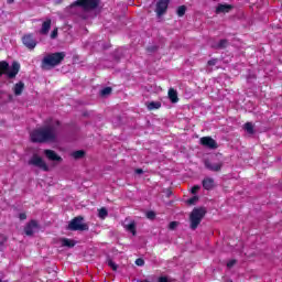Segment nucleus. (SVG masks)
<instances>
[{
    "instance_id": "f8f14e48",
    "label": "nucleus",
    "mask_w": 282,
    "mask_h": 282,
    "mask_svg": "<svg viewBox=\"0 0 282 282\" xmlns=\"http://www.w3.org/2000/svg\"><path fill=\"white\" fill-rule=\"evenodd\" d=\"M169 3H171V1L169 0H159L156 3V15L158 17H164V14H166V10H169Z\"/></svg>"
},
{
    "instance_id": "412c9836",
    "label": "nucleus",
    "mask_w": 282,
    "mask_h": 282,
    "mask_svg": "<svg viewBox=\"0 0 282 282\" xmlns=\"http://www.w3.org/2000/svg\"><path fill=\"white\" fill-rule=\"evenodd\" d=\"M167 96L171 102H180V97H177V90H175L174 88L169 89Z\"/></svg>"
},
{
    "instance_id": "5701e85b",
    "label": "nucleus",
    "mask_w": 282,
    "mask_h": 282,
    "mask_svg": "<svg viewBox=\"0 0 282 282\" xmlns=\"http://www.w3.org/2000/svg\"><path fill=\"white\" fill-rule=\"evenodd\" d=\"M243 129L247 131V133H249V135H254V126L252 122H246Z\"/></svg>"
},
{
    "instance_id": "393cba45",
    "label": "nucleus",
    "mask_w": 282,
    "mask_h": 282,
    "mask_svg": "<svg viewBox=\"0 0 282 282\" xmlns=\"http://www.w3.org/2000/svg\"><path fill=\"white\" fill-rule=\"evenodd\" d=\"M161 107H162V102H160V101H151L148 105L149 111H153L154 109H160Z\"/></svg>"
},
{
    "instance_id": "2f4dec72",
    "label": "nucleus",
    "mask_w": 282,
    "mask_h": 282,
    "mask_svg": "<svg viewBox=\"0 0 282 282\" xmlns=\"http://www.w3.org/2000/svg\"><path fill=\"white\" fill-rule=\"evenodd\" d=\"M218 62H219L218 58H212V59H209V61L207 62V65H208L209 67H215V65H217Z\"/></svg>"
},
{
    "instance_id": "4be33fe9",
    "label": "nucleus",
    "mask_w": 282,
    "mask_h": 282,
    "mask_svg": "<svg viewBox=\"0 0 282 282\" xmlns=\"http://www.w3.org/2000/svg\"><path fill=\"white\" fill-rule=\"evenodd\" d=\"M62 246H64L65 248H74V246H76V241H74L69 238H63Z\"/></svg>"
},
{
    "instance_id": "4468645a",
    "label": "nucleus",
    "mask_w": 282,
    "mask_h": 282,
    "mask_svg": "<svg viewBox=\"0 0 282 282\" xmlns=\"http://www.w3.org/2000/svg\"><path fill=\"white\" fill-rule=\"evenodd\" d=\"M22 43L28 47V50H34V47H36V40H34V35L32 33L23 35Z\"/></svg>"
},
{
    "instance_id": "423d86ee",
    "label": "nucleus",
    "mask_w": 282,
    "mask_h": 282,
    "mask_svg": "<svg viewBox=\"0 0 282 282\" xmlns=\"http://www.w3.org/2000/svg\"><path fill=\"white\" fill-rule=\"evenodd\" d=\"M206 217V208L205 207H195L189 214V228L191 230H197L199 228V224H202V219Z\"/></svg>"
},
{
    "instance_id": "4c0bfd02",
    "label": "nucleus",
    "mask_w": 282,
    "mask_h": 282,
    "mask_svg": "<svg viewBox=\"0 0 282 282\" xmlns=\"http://www.w3.org/2000/svg\"><path fill=\"white\" fill-rule=\"evenodd\" d=\"M19 219H20V221H25V219H28V214H25V213L19 214Z\"/></svg>"
},
{
    "instance_id": "f3484780",
    "label": "nucleus",
    "mask_w": 282,
    "mask_h": 282,
    "mask_svg": "<svg viewBox=\"0 0 282 282\" xmlns=\"http://www.w3.org/2000/svg\"><path fill=\"white\" fill-rule=\"evenodd\" d=\"M202 184H203V188L205 191H213V188H215V178H213V177H205L202 181Z\"/></svg>"
},
{
    "instance_id": "6ab92c4d",
    "label": "nucleus",
    "mask_w": 282,
    "mask_h": 282,
    "mask_svg": "<svg viewBox=\"0 0 282 282\" xmlns=\"http://www.w3.org/2000/svg\"><path fill=\"white\" fill-rule=\"evenodd\" d=\"M50 30H52V20L47 19L42 23V29L40 30V34H43V35L50 34Z\"/></svg>"
},
{
    "instance_id": "cd10ccee",
    "label": "nucleus",
    "mask_w": 282,
    "mask_h": 282,
    "mask_svg": "<svg viewBox=\"0 0 282 282\" xmlns=\"http://www.w3.org/2000/svg\"><path fill=\"white\" fill-rule=\"evenodd\" d=\"M176 14H177V17H180V18L184 17V14H186V6H180V7L176 9Z\"/></svg>"
},
{
    "instance_id": "e433bc0d",
    "label": "nucleus",
    "mask_w": 282,
    "mask_h": 282,
    "mask_svg": "<svg viewBox=\"0 0 282 282\" xmlns=\"http://www.w3.org/2000/svg\"><path fill=\"white\" fill-rule=\"evenodd\" d=\"M58 37V29H54L51 33V39H57Z\"/></svg>"
},
{
    "instance_id": "aec40b11",
    "label": "nucleus",
    "mask_w": 282,
    "mask_h": 282,
    "mask_svg": "<svg viewBox=\"0 0 282 282\" xmlns=\"http://www.w3.org/2000/svg\"><path fill=\"white\" fill-rule=\"evenodd\" d=\"M25 89V84L23 82H19L13 86V94L14 96H21L23 90Z\"/></svg>"
},
{
    "instance_id": "2eb2a0df",
    "label": "nucleus",
    "mask_w": 282,
    "mask_h": 282,
    "mask_svg": "<svg viewBox=\"0 0 282 282\" xmlns=\"http://www.w3.org/2000/svg\"><path fill=\"white\" fill-rule=\"evenodd\" d=\"M44 155H46L47 160L51 162H63V158L57 155L54 150H44Z\"/></svg>"
},
{
    "instance_id": "72a5a7b5",
    "label": "nucleus",
    "mask_w": 282,
    "mask_h": 282,
    "mask_svg": "<svg viewBox=\"0 0 282 282\" xmlns=\"http://www.w3.org/2000/svg\"><path fill=\"white\" fill-rule=\"evenodd\" d=\"M147 218L148 219H155V212L153 210H150L147 213Z\"/></svg>"
},
{
    "instance_id": "0eeeda50",
    "label": "nucleus",
    "mask_w": 282,
    "mask_h": 282,
    "mask_svg": "<svg viewBox=\"0 0 282 282\" xmlns=\"http://www.w3.org/2000/svg\"><path fill=\"white\" fill-rule=\"evenodd\" d=\"M204 166L207 171H212L213 173H219L221 169H224V161L219 160V155L216 154L212 159L204 160Z\"/></svg>"
},
{
    "instance_id": "a878e982",
    "label": "nucleus",
    "mask_w": 282,
    "mask_h": 282,
    "mask_svg": "<svg viewBox=\"0 0 282 282\" xmlns=\"http://www.w3.org/2000/svg\"><path fill=\"white\" fill-rule=\"evenodd\" d=\"M84 156H85L84 150H77L72 153V158H74V160H82V158H84Z\"/></svg>"
},
{
    "instance_id": "f704fd0d",
    "label": "nucleus",
    "mask_w": 282,
    "mask_h": 282,
    "mask_svg": "<svg viewBox=\"0 0 282 282\" xmlns=\"http://www.w3.org/2000/svg\"><path fill=\"white\" fill-rule=\"evenodd\" d=\"M8 241V237L6 235L1 234L0 235V246H3Z\"/></svg>"
},
{
    "instance_id": "f03ea898",
    "label": "nucleus",
    "mask_w": 282,
    "mask_h": 282,
    "mask_svg": "<svg viewBox=\"0 0 282 282\" xmlns=\"http://www.w3.org/2000/svg\"><path fill=\"white\" fill-rule=\"evenodd\" d=\"M61 121L48 118L42 128L35 129L30 133L31 142L43 144V142H54L57 138Z\"/></svg>"
},
{
    "instance_id": "dca6fc26",
    "label": "nucleus",
    "mask_w": 282,
    "mask_h": 282,
    "mask_svg": "<svg viewBox=\"0 0 282 282\" xmlns=\"http://www.w3.org/2000/svg\"><path fill=\"white\" fill-rule=\"evenodd\" d=\"M235 7H232V4H218L216 7V14H228V12H230V10H232Z\"/></svg>"
},
{
    "instance_id": "79ce46f5",
    "label": "nucleus",
    "mask_w": 282,
    "mask_h": 282,
    "mask_svg": "<svg viewBox=\"0 0 282 282\" xmlns=\"http://www.w3.org/2000/svg\"><path fill=\"white\" fill-rule=\"evenodd\" d=\"M7 3H8L9 6H12V3H14V0H7Z\"/></svg>"
},
{
    "instance_id": "ea45409f",
    "label": "nucleus",
    "mask_w": 282,
    "mask_h": 282,
    "mask_svg": "<svg viewBox=\"0 0 282 282\" xmlns=\"http://www.w3.org/2000/svg\"><path fill=\"white\" fill-rule=\"evenodd\" d=\"M236 263H237V260H230L229 262H227V268H232L235 267Z\"/></svg>"
},
{
    "instance_id": "9d476101",
    "label": "nucleus",
    "mask_w": 282,
    "mask_h": 282,
    "mask_svg": "<svg viewBox=\"0 0 282 282\" xmlns=\"http://www.w3.org/2000/svg\"><path fill=\"white\" fill-rule=\"evenodd\" d=\"M29 164L31 166H37V169H41V171H50V166H47V163L43 161V158L39 156L37 154H33V156L29 160Z\"/></svg>"
},
{
    "instance_id": "f257e3e1",
    "label": "nucleus",
    "mask_w": 282,
    "mask_h": 282,
    "mask_svg": "<svg viewBox=\"0 0 282 282\" xmlns=\"http://www.w3.org/2000/svg\"><path fill=\"white\" fill-rule=\"evenodd\" d=\"M61 121L48 118L42 128L35 129L30 133L31 142L43 144V142H54L57 138Z\"/></svg>"
},
{
    "instance_id": "20e7f679",
    "label": "nucleus",
    "mask_w": 282,
    "mask_h": 282,
    "mask_svg": "<svg viewBox=\"0 0 282 282\" xmlns=\"http://www.w3.org/2000/svg\"><path fill=\"white\" fill-rule=\"evenodd\" d=\"M65 52L50 53L43 57L41 67L43 69H52L54 67H58V65L65 61Z\"/></svg>"
},
{
    "instance_id": "c03bdc74",
    "label": "nucleus",
    "mask_w": 282,
    "mask_h": 282,
    "mask_svg": "<svg viewBox=\"0 0 282 282\" xmlns=\"http://www.w3.org/2000/svg\"><path fill=\"white\" fill-rule=\"evenodd\" d=\"M0 251H1V247H0Z\"/></svg>"
},
{
    "instance_id": "6e6552de",
    "label": "nucleus",
    "mask_w": 282,
    "mask_h": 282,
    "mask_svg": "<svg viewBox=\"0 0 282 282\" xmlns=\"http://www.w3.org/2000/svg\"><path fill=\"white\" fill-rule=\"evenodd\" d=\"M100 6V0H76L70 4V8H83L86 12L96 10Z\"/></svg>"
},
{
    "instance_id": "c85d7f7f",
    "label": "nucleus",
    "mask_w": 282,
    "mask_h": 282,
    "mask_svg": "<svg viewBox=\"0 0 282 282\" xmlns=\"http://www.w3.org/2000/svg\"><path fill=\"white\" fill-rule=\"evenodd\" d=\"M197 202H199V196H193V197L187 199V204L189 206H194V204H197Z\"/></svg>"
},
{
    "instance_id": "7ed1b4c3",
    "label": "nucleus",
    "mask_w": 282,
    "mask_h": 282,
    "mask_svg": "<svg viewBox=\"0 0 282 282\" xmlns=\"http://www.w3.org/2000/svg\"><path fill=\"white\" fill-rule=\"evenodd\" d=\"M61 121L48 118L42 128L35 129L30 133L31 142L43 144V142H54L57 138Z\"/></svg>"
},
{
    "instance_id": "a211bd4d",
    "label": "nucleus",
    "mask_w": 282,
    "mask_h": 282,
    "mask_svg": "<svg viewBox=\"0 0 282 282\" xmlns=\"http://www.w3.org/2000/svg\"><path fill=\"white\" fill-rule=\"evenodd\" d=\"M230 45V42L228 40L223 39L218 43L212 44V50H226Z\"/></svg>"
},
{
    "instance_id": "9b49d317",
    "label": "nucleus",
    "mask_w": 282,
    "mask_h": 282,
    "mask_svg": "<svg viewBox=\"0 0 282 282\" xmlns=\"http://www.w3.org/2000/svg\"><path fill=\"white\" fill-rule=\"evenodd\" d=\"M36 230H39V221L32 219L25 225L24 235H26V237H33Z\"/></svg>"
},
{
    "instance_id": "b1692460",
    "label": "nucleus",
    "mask_w": 282,
    "mask_h": 282,
    "mask_svg": "<svg viewBox=\"0 0 282 282\" xmlns=\"http://www.w3.org/2000/svg\"><path fill=\"white\" fill-rule=\"evenodd\" d=\"M98 217L99 219H107V217H109V212L106 207H101L100 209H98Z\"/></svg>"
},
{
    "instance_id": "58836bf2",
    "label": "nucleus",
    "mask_w": 282,
    "mask_h": 282,
    "mask_svg": "<svg viewBox=\"0 0 282 282\" xmlns=\"http://www.w3.org/2000/svg\"><path fill=\"white\" fill-rule=\"evenodd\" d=\"M135 265H139V267L144 265V259H142V258L137 259L135 260Z\"/></svg>"
},
{
    "instance_id": "473e14b6",
    "label": "nucleus",
    "mask_w": 282,
    "mask_h": 282,
    "mask_svg": "<svg viewBox=\"0 0 282 282\" xmlns=\"http://www.w3.org/2000/svg\"><path fill=\"white\" fill-rule=\"evenodd\" d=\"M177 226H180L178 221H171L169 224V230H175V228H177Z\"/></svg>"
},
{
    "instance_id": "37998d69",
    "label": "nucleus",
    "mask_w": 282,
    "mask_h": 282,
    "mask_svg": "<svg viewBox=\"0 0 282 282\" xmlns=\"http://www.w3.org/2000/svg\"><path fill=\"white\" fill-rule=\"evenodd\" d=\"M10 100H12V95H9Z\"/></svg>"
},
{
    "instance_id": "ddd939ff",
    "label": "nucleus",
    "mask_w": 282,
    "mask_h": 282,
    "mask_svg": "<svg viewBox=\"0 0 282 282\" xmlns=\"http://www.w3.org/2000/svg\"><path fill=\"white\" fill-rule=\"evenodd\" d=\"M200 144L202 147H206L207 149H219V144H217V141H215V139H213L212 137L200 138Z\"/></svg>"
},
{
    "instance_id": "bb28decb",
    "label": "nucleus",
    "mask_w": 282,
    "mask_h": 282,
    "mask_svg": "<svg viewBox=\"0 0 282 282\" xmlns=\"http://www.w3.org/2000/svg\"><path fill=\"white\" fill-rule=\"evenodd\" d=\"M126 230H128V232H131L133 235V237H135V235L138 234V231H135V223L134 221L127 225Z\"/></svg>"
},
{
    "instance_id": "c9c22d12",
    "label": "nucleus",
    "mask_w": 282,
    "mask_h": 282,
    "mask_svg": "<svg viewBox=\"0 0 282 282\" xmlns=\"http://www.w3.org/2000/svg\"><path fill=\"white\" fill-rule=\"evenodd\" d=\"M199 188H202L199 185H194L191 189L192 195H196L197 191H199Z\"/></svg>"
},
{
    "instance_id": "c756f323",
    "label": "nucleus",
    "mask_w": 282,
    "mask_h": 282,
    "mask_svg": "<svg viewBox=\"0 0 282 282\" xmlns=\"http://www.w3.org/2000/svg\"><path fill=\"white\" fill-rule=\"evenodd\" d=\"M112 89L111 87H106L104 89H101L100 94L101 96H109V94H111Z\"/></svg>"
},
{
    "instance_id": "7c9ffc66",
    "label": "nucleus",
    "mask_w": 282,
    "mask_h": 282,
    "mask_svg": "<svg viewBox=\"0 0 282 282\" xmlns=\"http://www.w3.org/2000/svg\"><path fill=\"white\" fill-rule=\"evenodd\" d=\"M108 265H109V268H111V270H113V272H116V270H118V264H116V262H113V260H108Z\"/></svg>"
},
{
    "instance_id": "39448f33",
    "label": "nucleus",
    "mask_w": 282,
    "mask_h": 282,
    "mask_svg": "<svg viewBox=\"0 0 282 282\" xmlns=\"http://www.w3.org/2000/svg\"><path fill=\"white\" fill-rule=\"evenodd\" d=\"M21 72V64L19 62H12L11 66L8 62H0V77L4 74L8 78H17V75Z\"/></svg>"
},
{
    "instance_id": "1a4fd4ad",
    "label": "nucleus",
    "mask_w": 282,
    "mask_h": 282,
    "mask_svg": "<svg viewBox=\"0 0 282 282\" xmlns=\"http://www.w3.org/2000/svg\"><path fill=\"white\" fill-rule=\"evenodd\" d=\"M84 219L85 218L83 216H77L73 218L67 226V230H72L74 232H76L77 230L82 232L85 230H89V225L83 224Z\"/></svg>"
},
{
    "instance_id": "a19ab883",
    "label": "nucleus",
    "mask_w": 282,
    "mask_h": 282,
    "mask_svg": "<svg viewBox=\"0 0 282 282\" xmlns=\"http://www.w3.org/2000/svg\"><path fill=\"white\" fill-rule=\"evenodd\" d=\"M135 173H137V175H142V173H144V170H142V169H137V170H135Z\"/></svg>"
}]
</instances>
